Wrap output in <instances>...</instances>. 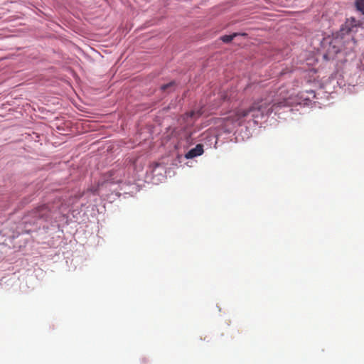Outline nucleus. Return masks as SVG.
Masks as SVG:
<instances>
[{
  "instance_id": "nucleus-1",
  "label": "nucleus",
  "mask_w": 364,
  "mask_h": 364,
  "mask_svg": "<svg viewBox=\"0 0 364 364\" xmlns=\"http://www.w3.org/2000/svg\"><path fill=\"white\" fill-rule=\"evenodd\" d=\"M287 106L288 102L285 97H277L275 92H270L265 97L255 100L247 108L239 107L229 112L226 117L220 119V124L225 132L229 133L236 127L242 125L250 113L253 118L263 117Z\"/></svg>"
},
{
  "instance_id": "nucleus-2",
  "label": "nucleus",
  "mask_w": 364,
  "mask_h": 364,
  "mask_svg": "<svg viewBox=\"0 0 364 364\" xmlns=\"http://www.w3.org/2000/svg\"><path fill=\"white\" fill-rule=\"evenodd\" d=\"M50 212L51 210L48 205H42L36 208L33 210V214L34 215V217L37 218L46 219L50 215Z\"/></svg>"
},
{
  "instance_id": "nucleus-3",
  "label": "nucleus",
  "mask_w": 364,
  "mask_h": 364,
  "mask_svg": "<svg viewBox=\"0 0 364 364\" xmlns=\"http://www.w3.org/2000/svg\"><path fill=\"white\" fill-rule=\"evenodd\" d=\"M203 153V146L200 144H197L195 148L191 149L186 154V159H193L200 156Z\"/></svg>"
},
{
  "instance_id": "nucleus-4",
  "label": "nucleus",
  "mask_w": 364,
  "mask_h": 364,
  "mask_svg": "<svg viewBox=\"0 0 364 364\" xmlns=\"http://www.w3.org/2000/svg\"><path fill=\"white\" fill-rule=\"evenodd\" d=\"M359 24V21L355 18H348L343 25V30L346 31V33L350 32L354 28L358 27Z\"/></svg>"
},
{
  "instance_id": "nucleus-5",
  "label": "nucleus",
  "mask_w": 364,
  "mask_h": 364,
  "mask_svg": "<svg viewBox=\"0 0 364 364\" xmlns=\"http://www.w3.org/2000/svg\"><path fill=\"white\" fill-rule=\"evenodd\" d=\"M355 5L356 9L364 14V0H355Z\"/></svg>"
},
{
  "instance_id": "nucleus-6",
  "label": "nucleus",
  "mask_w": 364,
  "mask_h": 364,
  "mask_svg": "<svg viewBox=\"0 0 364 364\" xmlns=\"http://www.w3.org/2000/svg\"><path fill=\"white\" fill-rule=\"evenodd\" d=\"M237 35V33H233L232 35H225L221 37V40L224 43H230L232 39Z\"/></svg>"
},
{
  "instance_id": "nucleus-7",
  "label": "nucleus",
  "mask_w": 364,
  "mask_h": 364,
  "mask_svg": "<svg viewBox=\"0 0 364 364\" xmlns=\"http://www.w3.org/2000/svg\"><path fill=\"white\" fill-rule=\"evenodd\" d=\"M174 84L173 82H171L169 83H167V84H165V85H161V89L163 90V91H166L168 87L173 86Z\"/></svg>"
},
{
  "instance_id": "nucleus-8",
  "label": "nucleus",
  "mask_w": 364,
  "mask_h": 364,
  "mask_svg": "<svg viewBox=\"0 0 364 364\" xmlns=\"http://www.w3.org/2000/svg\"><path fill=\"white\" fill-rule=\"evenodd\" d=\"M200 114H201V113H200V112H194V111H192V112H189V113H188V114H187V115H188V117H195L196 115H197V117H199Z\"/></svg>"
}]
</instances>
